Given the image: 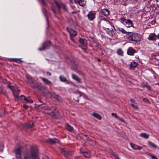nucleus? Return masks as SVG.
<instances>
[{"mask_svg": "<svg viewBox=\"0 0 159 159\" xmlns=\"http://www.w3.org/2000/svg\"><path fill=\"white\" fill-rule=\"evenodd\" d=\"M83 153L84 156L86 157L89 158L90 156V154L87 152H84Z\"/></svg>", "mask_w": 159, "mask_h": 159, "instance_id": "f704fd0d", "label": "nucleus"}, {"mask_svg": "<svg viewBox=\"0 0 159 159\" xmlns=\"http://www.w3.org/2000/svg\"><path fill=\"white\" fill-rule=\"evenodd\" d=\"M98 61H100V60H98Z\"/></svg>", "mask_w": 159, "mask_h": 159, "instance_id": "bf43d9fd", "label": "nucleus"}, {"mask_svg": "<svg viewBox=\"0 0 159 159\" xmlns=\"http://www.w3.org/2000/svg\"><path fill=\"white\" fill-rule=\"evenodd\" d=\"M136 52L135 49L132 47L129 48L127 51V53L129 55L133 56Z\"/></svg>", "mask_w": 159, "mask_h": 159, "instance_id": "ddd939ff", "label": "nucleus"}, {"mask_svg": "<svg viewBox=\"0 0 159 159\" xmlns=\"http://www.w3.org/2000/svg\"><path fill=\"white\" fill-rule=\"evenodd\" d=\"M51 9L52 11L53 12L54 14H55L56 13V10L55 8L54 7H52Z\"/></svg>", "mask_w": 159, "mask_h": 159, "instance_id": "ea45409f", "label": "nucleus"}, {"mask_svg": "<svg viewBox=\"0 0 159 159\" xmlns=\"http://www.w3.org/2000/svg\"><path fill=\"white\" fill-rule=\"evenodd\" d=\"M130 101L132 102H134V100L133 99H130Z\"/></svg>", "mask_w": 159, "mask_h": 159, "instance_id": "603ef678", "label": "nucleus"}, {"mask_svg": "<svg viewBox=\"0 0 159 159\" xmlns=\"http://www.w3.org/2000/svg\"><path fill=\"white\" fill-rule=\"evenodd\" d=\"M156 1H157V0H156Z\"/></svg>", "mask_w": 159, "mask_h": 159, "instance_id": "052dcab7", "label": "nucleus"}, {"mask_svg": "<svg viewBox=\"0 0 159 159\" xmlns=\"http://www.w3.org/2000/svg\"><path fill=\"white\" fill-rule=\"evenodd\" d=\"M21 97L22 99H23V98H24V99L26 103H32L33 102V101L31 99L30 97L25 98V96L23 95H21Z\"/></svg>", "mask_w": 159, "mask_h": 159, "instance_id": "a211bd4d", "label": "nucleus"}, {"mask_svg": "<svg viewBox=\"0 0 159 159\" xmlns=\"http://www.w3.org/2000/svg\"><path fill=\"white\" fill-rule=\"evenodd\" d=\"M43 159H49V158L48 157L46 156Z\"/></svg>", "mask_w": 159, "mask_h": 159, "instance_id": "864d4df0", "label": "nucleus"}, {"mask_svg": "<svg viewBox=\"0 0 159 159\" xmlns=\"http://www.w3.org/2000/svg\"><path fill=\"white\" fill-rule=\"evenodd\" d=\"M79 0H74V2L76 4H77L78 3V2Z\"/></svg>", "mask_w": 159, "mask_h": 159, "instance_id": "8fccbe9b", "label": "nucleus"}, {"mask_svg": "<svg viewBox=\"0 0 159 159\" xmlns=\"http://www.w3.org/2000/svg\"><path fill=\"white\" fill-rule=\"evenodd\" d=\"M54 2L57 7L58 10H60L61 8H62L65 11H67V8H66V5L63 3L58 2L56 1H54Z\"/></svg>", "mask_w": 159, "mask_h": 159, "instance_id": "6e6552de", "label": "nucleus"}, {"mask_svg": "<svg viewBox=\"0 0 159 159\" xmlns=\"http://www.w3.org/2000/svg\"><path fill=\"white\" fill-rule=\"evenodd\" d=\"M41 107V108H42L43 109V111H44V110H45L46 107H47V106H46V105L45 104H44L43 105L39 104V105H38L37 106V107Z\"/></svg>", "mask_w": 159, "mask_h": 159, "instance_id": "c756f323", "label": "nucleus"}, {"mask_svg": "<svg viewBox=\"0 0 159 159\" xmlns=\"http://www.w3.org/2000/svg\"><path fill=\"white\" fill-rule=\"evenodd\" d=\"M101 13L105 16H107L109 14V11L107 9L104 8L102 10Z\"/></svg>", "mask_w": 159, "mask_h": 159, "instance_id": "412c9836", "label": "nucleus"}, {"mask_svg": "<svg viewBox=\"0 0 159 159\" xmlns=\"http://www.w3.org/2000/svg\"><path fill=\"white\" fill-rule=\"evenodd\" d=\"M37 147L32 146L29 151L24 153L23 159H39Z\"/></svg>", "mask_w": 159, "mask_h": 159, "instance_id": "f257e3e1", "label": "nucleus"}, {"mask_svg": "<svg viewBox=\"0 0 159 159\" xmlns=\"http://www.w3.org/2000/svg\"><path fill=\"white\" fill-rule=\"evenodd\" d=\"M24 147L20 146L18 148H16L13 151V152L15 154L16 159H23L21 155V153L23 151Z\"/></svg>", "mask_w": 159, "mask_h": 159, "instance_id": "20e7f679", "label": "nucleus"}, {"mask_svg": "<svg viewBox=\"0 0 159 159\" xmlns=\"http://www.w3.org/2000/svg\"><path fill=\"white\" fill-rule=\"evenodd\" d=\"M52 96H53L56 99L59 100L60 99V97L58 95L56 94L55 93H52Z\"/></svg>", "mask_w": 159, "mask_h": 159, "instance_id": "c9c22d12", "label": "nucleus"}, {"mask_svg": "<svg viewBox=\"0 0 159 159\" xmlns=\"http://www.w3.org/2000/svg\"><path fill=\"white\" fill-rule=\"evenodd\" d=\"M152 159H158L156 157L154 156H152Z\"/></svg>", "mask_w": 159, "mask_h": 159, "instance_id": "a18cd8bd", "label": "nucleus"}, {"mask_svg": "<svg viewBox=\"0 0 159 159\" xmlns=\"http://www.w3.org/2000/svg\"><path fill=\"white\" fill-rule=\"evenodd\" d=\"M40 78L42 80L43 82L46 84L49 85L52 84V82L48 79L42 77H40Z\"/></svg>", "mask_w": 159, "mask_h": 159, "instance_id": "6ab92c4d", "label": "nucleus"}, {"mask_svg": "<svg viewBox=\"0 0 159 159\" xmlns=\"http://www.w3.org/2000/svg\"><path fill=\"white\" fill-rule=\"evenodd\" d=\"M96 14L95 11H90L87 15L88 19L90 21H93L95 18Z\"/></svg>", "mask_w": 159, "mask_h": 159, "instance_id": "1a4fd4ad", "label": "nucleus"}, {"mask_svg": "<svg viewBox=\"0 0 159 159\" xmlns=\"http://www.w3.org/2000/svg\"><path fill=\"white\" fill-rule=\"evenodd\" d=\"M47 142L51 144H55L59 142L58 140L56 138L49 139L47 140Z\"/></svg>", "mask_w": 159, "mask_h": 159, "instance_id": "4468645a", "label": "nucleus"}, {"mask_svg": "<svg viewBox=\"0 0 159 159\" xmlns=\"http://www.w3.org/2000/svg\"><path fill=\"white\" fill-rule=\"evenodd\" d=\"M143 101L145 102H149V101L148 99L146 98H144L143 99Z\"/></svg>", "mask_w": 159, "mask_h": 159, "instance_id": "37998d69", "label": "nucleus"}, {"mask_svg": "<svg viewBox=\"0 0 159 159\" xmlns=\"http://www.w3.org/2000/svg\"><path fill=\"white\" fill-rule=\"evenodd\" d=\"M59 150L63 154L65 157H66L67 155L70 153V152L68 151V150L66 149L61 148H59Z\"/></svg>", "mask_w": 159, "mask_h": 159, "instance_id": "dca6fc26", "label": "nucleus"}, {"mask_svg": "<svg viewBox=\"0 0 159 159\" xmlns=\"http://www.w3.org/2000/svg\"><path fill=\"white\" fill-rule=\"evenodd\" d=\"M23 107L25 109H27L28 107V106L26 105H23Z\"/></svg>", "mask_w": 159, "mask_h": 159, "instance_id": "49530a36", "label": "nucleus"}, {"mask_svg": "<svg viewBox=\"0 0 159 159\" xmlns=\"http://www.w3.org/2000/svg\"><path fill=\"white\" fill-rule=\"evenodd\" d=\"M137 63L136 62H132L130 64V67L132 69H134L137 66Z\"/></svg>", "mask_w": 159, "mask_h": 159, "instance_id": "bb28decb", "label": "nucleus"}, {"mask_svg": "<svg viewBox=\"0 0 159 159\" xmlns=\"http://www.w3.org/2000/svg\"><path fill=\"white\" fill-rule=\"evenodd\" d=\"M43 4H45L44 0H39Z\"/></svg>", "mask_w": 159, "mask_h": 159, "instance_id": "3c124183", "label": "nucleus"}, {"mask_svg": "<svg viewBox=\"0 0 159 159\" xmlns=\"http://www.w3.org/2000/svg\"><path fill=\"white\" fill-rule=\"evenodd\" d=\"M72 78L74 80H75L77 81L79 83H81V79L79 78L78 76H77L76 75L74 74H72Z\"/></svg>", "mask_w": 159, "mask_h": 159, "instance_id": "f3484780", "label": "nucleus"}, {"mask_svg": "<svg viewBox=\"0 0 159 159\" xmlns=\"http://www.w3.org/2000/svg\"><path fill=\"white\" fill-rule=\"evenodd\" d=\"M86 3V2L85 0H79L77 4L81 6L84 7Z\"/></svg>", "mask_w": 159, "mask_h": 159, "instance_id": "393cba45", "label": "nucleus"}, {"mask_svg": "<svg viewBox=\"0 0 159 159\" xmlns=\"http://www.w3.org/2000/svg\"><path fill=\"white\" fill-rule=\"evenodd\" d=\"M65 127L66 129L69 131H72L74 130L73 127L68 123L66 124Z\"/></svg>", "mask_w": 159, "mask_h": 159, "instance_id": "aec40b11", "label": "nucleus"}, {"mask_svg": "<svg viewBox=\"0 0 159 159\" xmlns=\"http://www.w3.org/2000/svg\"><path fill=\"white\" fill-rule=\"evenodd\" d=\"M140 136L143 138H145L146 139H148L149 137V135L145 133H142L140 134Z\"/></svg>", "mask_w": 159, "mask_h": 159, "instance_id": "a878e982", "label": "nucleus"}, {"mask_svg": "<svg viewBox=\"0 0 159 159\" xmlns=\"http://www.w3.org/2000/svg\"><path fill=\"white\" fill-rule=\"evenodd\" d=\"M157 38H158L159 39V33L157 35Z\"/></svg>", "mask_w": 159, "mask_h": 159, "instance_id": "5fc2aeb1", "label": "nucleus"}, {"mask_svg": "<svg viewBox=\"0 0 159 159\" xmlns=\"http://www.w3.org/2000/svg\"><path fill=\"white\" fill-rule=\"evenodd\" d=\"M76 13V12H72V13Z\"/></svg>", "mask_w": 159, "mask_h": 159, "instance_id": "4d7b16f0", "label": "nucleus"}, {"mask_svg": "<svg viewBox=\"0 0 159 159\" xmlns=\"http://www.w3.org/2000/svg\"><path fill=\"white\" fill-rule=\"evenodd\" d=\"M131 105L135 109H137L138 108V106L135 104H132Z\"/></svg>", "mask_w": 159, "mask_h": 159, "instance_id": "58836bf2", "label": "nucleus"}, {"mask_svg": "<svg viewBox=\"0 0 159 159\" xmlns=\"http://www.w3.org/2000/svg\"><path fill=\"white\" fill-rule=\"evenodd\" d=\"M148 39L150 41H156L157 39V35L155 33H152L150 34Z\"/></svg>", "mask_w": 159, "mask_h": 159, "instance_id": "9d476101", "label": "nucleus"}, {"mask_svg": "<svg viewBox=\"0 0 159 159\" xmlns=\"http://www.w3.org/2000/svg\"><path fill=\"white\" fill-rule=\"evenodd\" d=\"M117 53L120 55L123 56V52L121 49H118L117 51Z\"/></svg>", "mask_w": 159, "mask_h": 159, "instance_id": "72a5a7b5", "label": "nucleus"}, {"mask_svg": "<svg viewBox=\"0 0 159 159\" xmlns=\"http://www.w3.org/2000/svg\"><path fill=\"white\" fill-rule=\"evenodd\" d=\"M30 86L33 88H35L36 87L35 84L33 82H32L30 83Z\"/></svg>", "mask_w": 159, "mask_h": 159, "instance_id": "e433bc0d", "label": "nucleus"}, {"mask_svg": "<svg viewBox=\"0 0 159 159\" xmlns=\"http://www.w3.org/2000/svg\"><path fill=\"white\" fill-rule=\"evenodd\" d=\"M60 79L62 82L66 81H67L66 78L63 75H61L59 77Z\"/></svg>", "mask_w": 159, "mask_h": 159, "instance_id": "2f4dec72", "label": "nucleus"}, {"mask_svg": "<svg viewBox=\"0 0 159 159\" xmlns=\"http://www.w3.org/2000/svg\"><path fill=\"white\" fill-rule=\"evenodd\" d=\"M158 66H159V63L158 64Z\"/></svg>", "mask_w": 159, "mask_h": 159, "instance_id": "680f3d73", "label": "nucleus"}, {"mask_svg": "<svg viewBox=\"0 0 159 159\" xmlns=\"http://www.w3.org/2000/svg\"><path fill=\"white\" fill-rule=\"evenodd\" d=\"M131 147L134 150H141L143 149V147L140 146H138L133 143L130 144Z\"/></svg>", "mask_w": 159, "mask_h": 159, "instance_id": "2eb2a0df", "label": "nucleus"}, {"mask_svg": "<svg viewBox=\"0 0 159 159\" xmlns=\"http://www.w3.org/2000/svg\"><path fill=\"white\" fill-rule=\"evenodd\" d=\"M118 29L123 34H125L127 33L129 34L130 33H131V32H127L124 29L122 28H118Z\"/></svg>", "mask_w": 159, "mask_h": 159, "instance_id": "7c9ffc66", "label": "nucleus"}, {"mask_svg": "<svg viewBox=\"0 0 159 159\" xmlns=\"http://www.w3.org/2000/svg\"><path fill=\"white\" fill-rule=\"evenodd\" d=\"M34 121H30L29 123L30 127H32V126H34Z\"/></svg>", "mask_w": 159, "mask_h": 159, "instance_id": "4c0bfd02", "label": "nucleus"}, {"mask_svg": "<svg viewBox=\"0 0 159 159\" xmlns=\"http://www.w3.org/2000/svg\"><path fill=\"white\" fill-rule=\"evenodd\" d=\"M0 92L3 94L5 96H7V93L3 90V87L2 86H0Z\"/></svg>", "mask_w": 159, "mask_h": 159, "instance_id": "cd10ccee", "label": "nucleus"}, {"mask_svg": "<svg viewBox=\"0 0 159 159\" xmlns=\"http://www.w3.org/2000/svg\"><path fill=\"white\" fill-rule=\"evenodd\" d=\"M130 35H129L128 37V39L129 41H138L139 38L138 34L137 33H133L131 34L130 33Z\"/></svg>", "mask_w": 159, "mask_h": 159, "instance_id": "423d86ee", "label": "nucleus"}, {"mask_svg": "<svg viewBox=\"0 0 159 159\" xmlns=\"http://www.w3.org/2000/svg\"><path fill=\"white\" fill-rule=\"evenodd\" d=\"M103 28L106 30L107 33L110 36L114 37L116 34V31L112 24L108 21H106L104 23Z\"/></svg>", "mask_w": 159, "mask_h": 159, "instance_id": "f03ea898", "label": "nucleus"}, {"mask_svg": "<svg viewBox=\"0 0 159 159\" xmlns=\"http://www.w3.org/2000/svg\"><path fill=\"white\" fill-rule=\"evenodd\" d=\"M79 42L83 45H85L87 44V41L85 39L80 38L79 39Z\"/></svg>", "mask_w": 159, "mask_h": 159, "instance_id": "4be33fe9", "label": "nucleus"}, {"mask_svg": "<svg viewBox=\"0 0 159 159\" xmlns=\"http://www.w3.org/2000/svg\"><path fill=\"white\" fill-rule=\"evenodd\" d=\"M118 118H117V119L119 120L120 121L123 122H125V121L123 119L120 118L119 116L118 117Z\"/></svg>", "mask_w": 159, "mask_h": 159, "instance_id": "79ce46f5", "label": "nucleus"}, {"mask_svg": "<svg viewBox=\"0 0 159 159\" xmlns=\"http://www.w3.org/2000/svg\"><path fill=\"white\" fill-rule=\"evenodd\" d=\"M67 29L70 36L74 37L77 35V32L76 31L70 28H67Z\"/></svg>", "mask_w": 159, "mask_h": 159, "instance_id": "9b49d317", "label": "nucleus"}, {"mask_svg": "<svg viewBox=\"0 0 159 159\" xmlns=\"http://www.w3.org/2000/svg\"><path fill=\"white\" fill-rule=\"evenodd\" d=\"M111 115L112 116H114L116 118H118V116H117V115H116V113H112V114H111Z\"/></svg>", "mask_w": 159, "mask_h": 159, "instance_id": "a19ab883", "label": "nucleus"}, {"mask_svg": "<svg viewBox=\"0 0 159 159\" xmlns=\"http://www.w3.org/2000/svg\"><path fill=\"white\" fill-rule=\"evenodd\" d=\"M46 74L48 76H50L51 75V74L49 72H47Z\"/></svg>", "mask_w": 159, "mask_h": 159, "instance_id": "c03bdc74", "label": "nucleus"}, {"mask_svg": "<svg viewBox=\"0 0 159 159\" xmlns=\"http://www.w3.org/2000/svg\"><path fill=\"white\" fill-rule=\"evenodd\" d=\"M78 73L79 74H82V72L80 71H79L78 72Z\"/></svg>", "mask_w": 159, "mask_h": 159, "instance_id": "6e6d98bb", "label": "nucleus"}, {"mask_svg": "<svg viewBox=\"0 0 159 159\" xmlns=\"http://www.w3.org/2000/svg\"><path fill=\"white\" fill-rule=\"evenodd\" d=\"M148 144L149 146V147L151 148H153L154 149H156L157 148V146L154 143L151 142L150 141H148Z\"/></svg>", "mask_w": 159, "mask_h": 159, "instance_id": "b1692460", "label": "nucleus"}, {"mask_svg": "<svg viewBox=\"0 0 159 159\" xmlns=\"http://www.w3.org/2000/svg\"><path fill=\"white\" fill-rule=\"evenodd\" d=\"M93 116L94 117L98 118L99 120H100L101 119V117L100 115L96 113H93Z\"/></svg>", "mask_w": 159, "mask_h": 159, "instance_id": "c85d7f7f", "label": "nucleus"}, {"mask_svg": "<svg viewBox=\"0 0 159 159\" xmlns=\"http://www.w3.org/2000/svg\"><path fill=\"white\" fill-rule=\"evenodd\" d=\"M70 2H72V0H70Z\"/></svg>", "mask_w": 159, "mask_h": 159, "instance_id": "13d9d810", "label": "nucleus"}, {"mask_svg": "<svg viewBox=\"0 0 159 159\" xmlns=\"http://www.w3.org/2000/svg\"><path fill=\"white\" fill-rule=\"evenodd\" d=\"M72 36H70V38L71 39V40L74 42V43H75V41H74V39L72 37Z\"/></svg>", "mask_w": 159, "mask_h": 159, "instance_id": "09e8293b", "label": "nucleus"}, {"mask_svg": "<svg viewBox=\"0 0 159 159\" xmlns=\"http://www.w3.org/2000/svg\"><path fill=\"white\" fill-rule=\"evenodd\" d=\"M51 45V43L49 41L44 42L42 44V48H39V50L40 51L44 50L46 47L50 46Z\"/></svg>", "mask_w": 159, "mask_h": 159, "instance_id": "f8f14e48", "label": "nucleus"}, {"mask_svg": "<svg viewBox=\"0 0 159 159\" xmlns=\"http://www.w3.org/2000/svg\"><path fill=\"white\" fill-rule=\"evenodd\" d=\"M56 107L53 106H47L44 110V113L54 118L55 116Z\"/></svg>", "mask_w": 159, "mask_h": 159, "instance_id": "7ed1b4c3", "label": "nucleus"}, {"mask_svg": "<svg viewBox=\"0 0 159 159\" xmlns=\"http://www.w3.org/2000/svg\"><path fill=\"white\" fill-rule=\"evenodd\" d=\"M11 61L15 62L18 63H20L21 62L20 59L17 58H12L11 59Z\"/></svg>", "mask_w": 159, "mask_h": 159, "instance_id": "473e14b6", "label": "nucleus"}, {"mask_svg": "<svg viewBox=\"0 0 159 159\" xmlns=\"http://www.w3.org/2000/svg\"><path fill=\"white\" fill-rule=\"evenodd\" d=\"M121 22L128 27H130L133 25V24L132 21L129 19H125L122 18L120 20Z\"/></svg>", "mask_w": 159, "mask_h": 159, "instance_id": "39448f33", "label": "nucleus"}, {"mask_svg": "<svg viewBox=\"0 0 159 159\" xmlns=\"http://www.w3.org/2000/svg\"><path fill=\"white\" fill-rule=\"evenodd\" d=\"M8 87L13 92L14 98H16V101H18V93L20 91L18 89H17V90H15L12 86L10 85L8 86Z\"/></svg>", "mask_w": 159, "mask_h": 159, "instance_id": "0eeeda50", "label": "nucleus"}, {"mask_svg": "<svg viewBox=\"0 0 159 159\" xmlns=\"http://www.w3.org/2000/svg\"><path fill=\"white\" fill-rule=\"evenodd\" d=\"M3 147L2 144L0 142V149Z\"/></svg>", "mask_w": 159, "mask_h": 159, "instance_id": "de8ad7c7", "label": "nucleus"}, {"mask_svg": "<svg viewBox=\"0 0 159 159\" xmlns=\"http://www.w3.org/2000/svg\"><path fill=\"white\" fill-rule=\"evenodd\" d=\"M81 96V95L79 93H76L74 96V99L76 101L79 102V98Z\"/></svg>", "mask_w": 159, "mask_h": 159, "instance_id": "5701e85b", "label": "nucleus"}]
</instances>
